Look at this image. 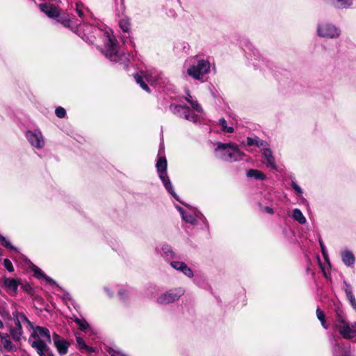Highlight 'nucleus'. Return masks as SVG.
Returning a JSON list of instances; mask_svg holds the SVG:
<instances>
[{"label": "nucleus", "instance_id": "f257e3e1", "mask_svg": "<svg viewBox=\"0 0 356 356\" xmlns=\"http://www.w3.org/2000/svg\"><path fill=\"white\" fill-rule=\"evenodd\" d=\"M40 337H43L47 341L51 342V336L49 330L44 327L36 326L29 340L31 347L36 350L39 356H52L46 342Z\"/></svg>", "mask_w": 356, "mask_h": 356}, {"label": "nucleus", "instance_id": "f03ea898", "mask_svg": "<svg viewBox=\"0 0 356 356\" xmlns=\"http://www.w3.org/2000/svg\"><path fill=\"white\" fill-rule=\"evenodd\" d=\"M104 49L103 54L110 60L113 62H122L124 65V68L128 67L127 62L128 61L127 57L125 55H122L118 51V45L116 40L112 37L108 32L104 34Z\"/></svg>", "mask_w": 356, "mask_h": 356}, {"label": "nucleus", "instance_id": "7ed1b4c3", "mask_svg": "<svg viewBox=\"0 0 356 356\" xmlns=\"http://www.w3.org/2000/svg\"><path fill=\"white\" fill-rule=\"evenodd\" d=\"M158 160L156 164V167L157 169V172L160 179H161L165 189L168 192L177 200L179 201L178 195L176 194L173 189V186L170 182L169 177L167 175V160L164 153V147L162 144H161L159 153H158Z\"/></svg>", "mask_w": 356, "mask_h": 356}, {"label": "nucleus", "instance_id": "20e7f679", "mask_svg": "<svg viewBox=\"0 0 356 356\" xmlns=\"http://www.w3.org/2000/svg\"><path fill=\"white\" fill-rule=\"evenodd\" d=\"M334 327L337 331L345 339H351L356 337V321L350 323L340 309L336 310Z\"/></svg>", "mask_w": 356, "mask_h": 356}, {"label": "nucleus", "instance_id": "39448f33", "mask_svg": "<svg viewBox=\"0 0 356 356\" xmlns=\"http://www.w3.org/2000/svg\"><path fill=\"white\" fill-rule=\"evenodd\" d=\"M215 152L216 156L226 161L233 162L243 159V154L239 150L238 146L234 143H217Z\"/></svg>", "mask_w": 356, "mask_h": 356}, {"label": "nucleus", "instance_id": "423d86ee", "mask_svg": "<svg viewBox=\"0 0 356 356\" xmlns=\"http://www.w3.org/2000/svg\"><path fill=\"white\" fill-rule=\"evenodd\" d=\"M210 63L204 59H199L187 69V74L194 79L201 80L210 71Z\"/></svg>", "mask_w": 356, "mask_h": 356}, {"label": "nucleus", "instance_id": "0eeeda50", "mask_svg": "<svg viewBox=\"0 0 356 356\" xmlns=\"http://www.w3.org/2000/svg\"><path fill=\"white\" fill-rule=\"evenodd\" d=\"M170 111L179 118H184L186 120L197 123L199 121V118L197 115L194 114L188 106L178 105V104H170Z\"/></svg>", "mask_w": 356, "mask_h": 356}, {"label": "nucleus", "instance_id": "6e6552de", "mask_svg": "<svg viewBox=\"0 0 356 356\" xmlns=\"http://www.w3.org/2000/svg\"><path fill=\"white\" fill-rule=\"evenodd\" d=\"M317 34L321 38L335 39L340 36L341 30L334 24L321 23L317 26Z\"/></svg>", "mask_w": 356, "mask_h": 356}, {"label": "nucleus", "instance_id": "1a4fd4ad", "mask_svg": "<svg viewBox=\"0 0 356 356\" xmlns=\"http://www.w3.org/2000/svg\"><path fill=\"white\" fill-rule=\"evenodd\" d=\"M184 293L182 288L170 289L165 293L161 294L157 298V302L161 305H167L174 302L179 299Z\"/></svg>", "mask_w": 356, "mask_h": 356}, {"label": "nucleus", "instance_id": "9d476101", "mask_svg": "<svg viewBox=\"0 0 356 356\" xmlns=\"http://www.w3.org/2000/svg\"><path fill=\"white\" fill-rule=\"evenodd\" d=\"M332 341L333 356H351L350 344L344 343L334 336L332 337Z\"/></svg>", "mask_w": 356, "mask_h": 356}, {"label": "nucleus", "instance_id": "9b49d317", "mask_svg": "<svg viewBox=\"0 0 356 356\" xmlns=\"http://www.w3.org/2000/svg\"><path fill=\"white\" fill-rule=\"evenodd\" d=\"M26 138L32 147L37 149H42L44 146V140L40 131L35 129L29 130L26 132Z\"/></svg>", "mask_w": 356, "mask_h": 356}, {"label": "nucleus", "instance_id": "f8f14e48", "mask_svg": "<svg viewBox=\"0 0 356 356\" xmlns=\"http://www.w3.org/2000/svg\"><path fill=\"white\" fill-rule=\"evenodd\" d=\"M0 284H3L7 291L10 295L15 296L17 293L20 280L15 278H8L6 277H3L2 280H0Z\"/></svg>", "mask_w": 356, "mask_h": 356}, {"label": "nucleus", "instance_id": "ddd939ff", "mask_svg": "<svg viewBox=\"0 0 356 356\" xmlns=\"http://www.w3.org/2000/svg\"><path fill=\"white\" fill-rule=\"evenodd\" d=\"M262 156L264 159L263 163L268 167L270 168L273 170L277 169V165L275 163V157L273 155L272 150L269 147V145L268 144L266 147L261 149Z\"/></svg>", "mask_w": 356, "mask_h": 356}, {"label": "nucleus", "instance_id": "4468645a", "mask_svg": "<svg viewBox=\"0 0 356 356\" xmlns=\"http://www.w3.org/2000/svg\"><path fill=\"white\" fill-rule=\"evenodd\" d=\"M248 50L249 52H247V54L248 55V58L252 62V64L255 67H261V63L264 62V58L261 56L259 51L254 47H252V45H250V47H248Z\"/></svg>", "mask_w": 356, "mask_h": 356}, {"label": "nucleus", "instance_id": "2eb2a0df", "mask_svg": "<svg viewBox=\"0 0 356 356\" xmlns=\"http://www.w3.org/2000/svg\"><path fill=\"white\" fill-rule=\"evenodd\" d=\"M54 343L60 355H65L67 353L70 343L56 334H54Z\"/></svg>", "mask_w": 356, "mask_h": 356}, {"label": "nucleus", "instance_id": "dca6fc26", "mask_svg": "<svg viewBox=\"0 0 356 356\" xmlns=\"http://www.w3.org/2000/svg\"><path fill=\"white\" fill-rule=\"evenodd\" d=\"M170 266L175 270L181 272L188 277H193V272L184 262L173 261L170 262Z\"/></svg>", "mask_w": 356, "mask_h": 356}, {"label": "nucleus", "instance_id": "f3484780", "mask_svg": "<svg viewBox=\"0 0 356 356\" xmlns=\"http://www.w3.org/2000/svg\"><path fill=\"white\" fill-rule=\"evenodd\" d=\"M39 8L42 12L44 13L49 17H56L59 15V11L57 8L48 3H40Z\"/></svg>", "mask_w": 356, "mask_h": 356}, {"label": "nucleus", "instance_id": "a211bd4d", "mask_svg": "<svg viewBox=\"0 0 356 356\" xmlns=\"http://www.w3.org/2000/svg\"><path fill=\"white\" fill-rule=\"evenodd\" d=\"M0 339L3 348L6 351L12 352L16 350V347L13 345L9 334L0 332Z\"/></svg>", "mask_w": 356, "mask_h": 356}, {"label": "nucleus", "instance_id": "6ab92c4d", "mask_svg": "<svg viewBox=\"0 0 356 356\" xmlns=\"http://www.w3.org/2000/svg\"><path fill=\"white\" fill-rule=\"evenodd\" d=\"M135 81L146 92H149L150 90L145 81H149V76L145 73L141 72L140 74L134 75Z\"/></svg>", "mask_w": 356, "mask_h": 356}, {"label": "nucleus", "instance_id": "aec40b11", "mask_svg": "<svg viewBox=\"0 0 356 356\" xmlns=\"http://www.w3.org/2000/svg\"><path fill=\"white\" fill-rule=\"evenodd\" d=\"M343 285H344L343 289H344L346 297H347L350 304L353 307V308L356 311V299L353 293L352 287L346 282H343Z\"/></svg>", "mask_w": 356, "mask_h": 356}, {"label": "nucleus", "instance_id": "412c9836", "mask_svg": "<svg viewBox=\"0 0 356 356\" xmlns=\"http://www.w3.org/2000/svg\"><path fill=\"white\" fill-rule=\"evenodd\" d=\"M247 144L248 146H256L263 149L266 147L268 143L266 140H261L259 137L254 136L247 138Z\"/></svg>", "mask_w": 356, "mask_h": 356}, {"label": "nucleus", "instance_id": "4be33fe9", "mask_svg": "<svg viewBox=\"0 0 356 356\" xmlns=\"http://www.w3.org/2000/svg\"><path fill=\"white\" fill-rule=\"evenodd\" d=\"M13 318L15 322V327H22V323H25V321H27L26 315L17 310L13 312Z\"/></svg>", "mask_w": 356, "mask_h": 356}, {"label": "nucleus", "instance_id": "5701e85b", "mask_svg": "<svg viewBox=\"0 0 356 356\" xmlns=\"http://www.w3.org/2000/svg\"><path fill=\"white\" fill-rule=\"evenodd\" d=\"M331 3L338 9H348L354 3V0H330Z\"/></svg>", "mask_w": 356, "mask_h": 356}, {"label": "nucleus", "instance_id": "b1692460", "mask_svg": "<svg viewBox=\"0 0 356 356\" xmlns=\"http://www.w3.org/2000/svg\"><path fill=\"white\" fill-rule=\"evenodd\" d=\"M33 272L34 273V276L38 279L43 278L49 284H56L55 281H54L51 278L47 277L42 270L38 266L33 265L31 267Z\"/></svg>", "mask_w": 356, "mask_h": 356}, {"label": "nucleus", "instance_id": "393cba45", "mask_svg": "<svg viewBox=\"0 0 356 356\" xmlns=\"http://www.w3.org/2000/svg\"><path fill=\"white\" fill-rule=\"evenodd\" d=\"M341 258L343 262L348 266H350L355 263L354 254L348 250L342 251Z\"/></svg>", "mask_w": 356, "mask_h": 356}, {"label": "nucleus", "instance_id": "a878e982", "mask_svg": "<svg viewBox=\"0 0 356 356\" xmlns=\"http://www.w3.org/2000/svg\"><path fill=\"white\" fill-rule=\"evenodd\" d=\"M10 334L15 342H20L23 334L22 327H11L9 329Z\"/></svg>", "mask_w": 356, "mask_h": 356}, {"label": "nucleus", "instance_id": "bb28decb", "mask_svg": "<svg viewBox=\"0 0 356 356\" xmlns=\"http://www.w3.org/2000/svg\"><path fill=\"white\" fill-rule=\"evenodd\" d=\"M74 321L79 326V329L86 332L88 333L92 331V329L88 324V323L84 319H80L77 317H75Z\"/></svg>", "mask_w": 356, "mask_h": 356}, {"label": "nucleus", "instance_id": "cd10ccee", "mask_svg": "<svg viewBox=\"0 0 356 356\" xmlns=\"http://www.w3.org/2000/svg\"><path fill=\"white\" fill-rule=\"evenodd\" d=\"M247 177L254 178L257 180H264L266 175L261 171L254 169H250L247 172Z\"/></svg>", "mask_w": 356, "mask_h": 356}, {"label": "nucleus", "instance_id": "c85d7f7f", "mask_svg": "<svg viewBox=\"0 0 356 356\" xmlns=\"http://www.w3.org/2000/svg\"><path fill=\"white\" fill-rule=\"evenodd\" d=\"M186 100L191 105L193 109L198 113H202L203 111L202 108L198 104L196 100H194L193 97L187 92V96L186 97Z\"/></svg>", "mask_w": 356, "mask_h": 356}, {"label": "nucleus", "instance_id": "c756f323", "mask_svg": "<svg viewBox=\"0 0 356 356\" xmlns=\"http://www.w3.org/2000/svg\"><path fill=\"white\" fill-rule=\"evenodd\" d=\"M119 26L124 33H129L130 31V19L127 17H122L119 21Z\"/></svg>", "mask_w": 356, "mask_h": 356}, {"label": "nucleus", "instance_id": "7c9ffc66", "mask_svg": "<svg viewBox=\"0 0 356 356\" xmlns=\"http://www.w3.org/2000/svg\"><path fill=\"white\" fill-rule=\"evenodd\" d=\"M293 218L295 220L298 221L300 224H305L306 222V218L303 216L302 211L299 209H295L293 211Z\"/></svg>", "mask_w": 356, "mask_h": 356}, {"label": "nucleus", "instance_id": "2f4dec72", "mask_svg": "<svg viewBox=\"0 0 356 356\" xmlns=\"http://www.w3.org/2000/svg\"><path fill=\"white\" fill-rule=\"evenodd\" d=\"M182 219L187 223L195 225L197 223V214L182 213Z\"/></svg>", "mask_w": 356, "mask_h": 356}, {"label": "nucleus", "instance_id": "473e14b6", "mask_svg": "<svg viewBox=\"0 0 356 356\" xmlns=\"http://www.w3.org/2000/svg\"><path fill=\"white\" fill-rule=\"evenodd\" d=\"M218 124L221 127V130L226 133H233L234 128L231 126L227 125V122L225 118H220L218 120Z\"/></svg>", "mask_w": 356, "mask_h": 356}, {"label": "nucleus", "instance_id": "72a5a7b5", "mask_svg": "<svg viewBox=\"0 0 356 356\" xmlns=\"http://www.w3.org/2000/svg\"><path fill=\"white\" fill-rule=\"evenodd\" d=\"M109 356H127L123 353L120 349L113 347H108L106 349Z\"/></svg>", "mask_w": 356, "mask_h": 356}, {"label": "nucleus", "instance_id": "f704fd0d", "mask_svg": "<svg viewBox=\"0 0 356 356\" xmlns=\"http://www.w3.org/2000/svg\"><path fill=\"white\" fill-rule=\"evenodd\" d=\"M115 3L117 5L116 14L120 16L122 15L125 10L124 0H115Z\"/></svg>", "mask_w": 356, "mask_h": 356}, {"label": "nucleus", "instance_id": "c9c22d12", "mask_svg": "<svg viewBox=\"0 0 356 356\" xmlns=\"http://www.w3.org/2000/svg\"><path fill=\"white\" fill-rule=\"evenodd\" d=\"M162 251L166 257H170V258L175 257V254H174L170 246H169L168 245H163Z\"/></svg>", "mask_w": 356, "mask_h": 356}, {"label": "nucleus", "instance_id": "e433bc0d", "mask_svg": "<svg viewBox=\"0 0 356 356\" xmlns=\"http://www.w3.org/2000/svg\"><path fill=\"white\" fill-rule=\"evenodd\" d=\"M130 291L126 289H121L118 291V296L123 301L127 300L130 296Z\"/></svg>", "mask_w": 356, "mask_h": 356}, {"label": "nucleus", "instance_id": "4c0bfd02", "mask_svg": "<svg viewBox=\"0 0 356 356\" xmlns=\"http://www.w3.org/2000/svg\"><path fill=\"white\" fill-rule=\"evenodd\" d=\"M0 243L1 244L6 248H8V249H10V250H15V248L13 246V245L11 244V243L10 242V241H8L7 238H6L4 236H0Z\"/></svg>", "mask_w": 356, "mask_h": 356}, {"label": "nucleus", "instance_id": "58836bf2", "mask_svg": "<svg viewBox=\"0 0 356 356\" xmlns=\"http://www.w3.org/2000/svg\"><path fill=\"white\" fill-rule=\"evenodd\" d=\"M76 341L77 346L80 350H84L85 348H88L87 344L85 343L84 340L81 337L76 336Z\"/></svg>", "mask_w": 356, "mask_h": 356}, {"label": "nucleus", "instance_id": "ea45409f", "mask_svg": "<svg viewBox=\"0 0 356 356\" xmlns=\"http://www.w3.org/2000/svg\"><path fill=\"white\" fill-rule=\"evenodd\" d=\"M55 113L58 118H63L65 116L66 111L63 107L58 106L56 108Z\"/></svg>", "mask_w": 356, "mask_h": 356}, {"label": "nucleus", "instance_id": "a19ab883", "mask_svg": "<svg viewBox=\"0 0 356 356\" xmlns=\"http://www.w3.org/2000/svg\"><path fill=\"white\" fill-rule=\"evenodd\" d=\"M79 35L82 38L83 40H84L88 43L92 44L95 41V37L93 35H86V33H83L81 35V33H79Z\"/></svg>", "mask_w": 356, "mask_h": 356}, {"label": "nucleus", "instance_id": "79ce46f5", "mask_svg": "<svg viewBox=\"0 0 356 356\" xmlns=\"http://www.w3.org/2000/svg\"><path fill=\"white\" fill-rule=\"evenodd\" d=\"M3 265L9 272H13L14 270V267L12 264V262L8 259H4Z\"/></svg>", "mask_w": 356, "mask_h": 356}, {"label": "nucleus", "instance_id": "37998d69", "mask_svg": "<svg viewBox=\"0 0 356 356\" xmlns=\"http://www.w3.org/2000/svg\"><path fill=\"white\" fill-rule=\"evenodd\" d=\"M19 285L21 288L27 293H31L32 291V287L29 284H22L20 282Z\"/></svg>", "mask_w": 356, "mask_h": 356}, {"label": "nucleus", "instance_id": "c03bdc74", "mask_svg": "<svg viewBox=\"0 0 356 356\" xmlns=\"http://www.w3.org/2000/svg\"><path fill=\"white\" fill-rule=\"evenodd\" d=\"M58 22H60L65 27H70V20L67 18L60 17Z\"/></svg>", "mask_w": 356, "mask_h": 356}, {"label": "nucleus", "instance_id": "a18cd8bd", "mask_svg": "<svg viewBox=\"0 0 356 356\" xmlns=\"http://www.w3.org/2000/svg\"><path fill=\"white\" fill-rule=\"evenodd\" d=\"M291 186L297 193H299V194L302 193V188L295 181H292L291 184Z\"/></svg>", "mask_w": 356, "mask_h": 356}, {"label": "nucleus", "instance_id": "49530a36", "mask_svg": "<svg viewBox=\"0 0 356 356\" xmlns=\"http://www.w3.org/2000/svg\"><path fill=\"white\" fill-rule=\"evenodd\" d=\"M316 316H317L318 319L320 321H323V320L325 319V314H324L323 312L321 309H320L319 308H318L316 309Z\"/></svg>", "mask_w": 356, "mask_h": 356}, {"label": "nucleus", "instance_id": "de8ad7c7", "mask_svg": "<svg viewBox=\"0 0 356 356\" xmlns=\"http://www.w3.org/2000/svg\"><path fill=\"white\" fill-rule=\"evenodd\" d=\"M81 6H82L81 3H76V11L78 15L81 18H82L83 16V12L82 11V10L81 8Z\"/></svg>", "mask_w": 356, "mask_h": 356}, {"label": "nucleus", "instance_id": "09e8293b", "mask_svg": "<svg viewBox=\"0 0 356 356\" xmlns=\"http://www.w3.org/2000/svg\"><path fill=\"white\" fill-rule=\"evenodd\" d=\"M261 211L262 212H266V213H268L269 214H273L274 213V211L272 208L269 207H261Z\"/></svg>", "mask_w": 356, "mask_h": 356}, {"label": "nucleus", "instance_id": "8fccbe9b", "mask_svg": "<svg viewBox=\"0 0 356 356\" xmlns=\"http://www.w3.org/2000/svg\"><path fill=\"white\" fill-rule=\"evenodd\" d=\"M319 243H320V245H321V252H322V254L325 257V255H327V253H326V249H325V247L323 243V241L319 239Z\"/></svg>", "mask_w": 356, "mask_h": 356}, {"label": "nucleus", "instance_id": "3c124183", "mask_svg": "<svg viewBox=\"0 0 356 356\" xmlns=\"http://www.w3.org/2000/svg\"><path fill=\"white\" fill-rule=\"evenodd\" d=\"M26 321L25 323H27L28 327L34 331V329L35 327H34L33 324L28 318H27V321Z\"/></svg>", "mask_w": 356, "mask_h": 356}, {"label": "nucleus", "instance_id": "603ef678", "mask_svg": "<svg viewBox=\"0 0 356 356\" xmlns=\"http://www.w3.org/2000/svg\"><path fill=\"white\" fill-rule=\"evenodd\" d=\"M176 209L179 211V212L180 213L181 216H182V213H185L184 210L180 206L177 205Z\"/></svg>", "mask_w": 356, "mask_h": 356}, {"label": "nucleus", "instance_id": "864d4df0", "mask_svg": "<svg viewBox=\"0 0 356 356\" xmlns=\"http://www.w3.org/2000/svg\"><path fill=\"white\" fill-rule=\"evenodd\" d=\"M84 350L88 351V352H95V348H93L92 347H90L88 346V348H85Z\"/></svg>", "mask_w": 356, "mask_h": 356}, {"label": "nucleus", "instance_id": "5fc2aeb1", "mask_svg": "<svg viewBox=\"0 0 356 356\" xmlns=\"http://www.w3.org/2000/svg\"><path fill=\"white\" fill-rule=\"evenodd\" d=\"M321 323L325 329H327V325H326L325 319L323 320V321H321Z\"/></svg>", "mask_w": 356, "mask_h": 356}, {"label": "nucleus", "instance_id": "6e6d98bb", "mask_svg": "<svg viewBox=\"0 0 356 356\" xmlns=\"http://www.w3.org/2000/svg\"><path fill=\"white\" fill-rule=\"evenodd\" d=\"M85 26H86V30H88V31H90V30H91V29H93V28H92V27H91V26H89V25H86Z\"/></svg>", "mask_w": 356, "mask_h": 356}, {"label": "nucleus", "instance_id": "4d7b16f0", "mask_svg": "<svg viewBox=\"0 0 356 356\" xmlns=\"http://www.w3.org/2000/svg\"><path fill=\"white\" fill-rule=\"evenodd\" d=\"M3 322L0 320V328H3Z\"/></svg>", "mask_w": 356, "mask_h": 356}, {"label": "nucleus", "instance_id": "13d9d810", "mask_svg": "<svg viewBox=\"0 0 356 356\" xmlns=\"http://www.w3.org/2000/svg\"><path fill=\"white\" fill-rule=\"evenodd\" d=\"M106 291H107V292H108V295H109L110 296H112V294L111 293V291H109V290H108V289H106Z\"/></svg>", "mask_w": 356, "mask_h": 356}]
</instances>
